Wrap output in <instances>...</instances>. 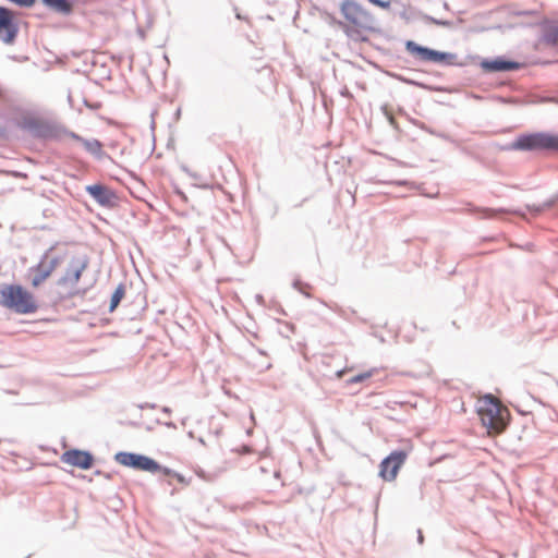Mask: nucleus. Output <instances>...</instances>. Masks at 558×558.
Returning a JSON list of instances; mask_svg holds the SVG:
<instances>
[{
  "mask_svg": "<svg viewBox=\"0 0 558 558\" xmlns=\"http://www.w3.org/2000/svg\"><path fill=\"white\" fill-rule=\"evenodd\" d=\"M402 405H403V403L393 401V402L386 403V409L395 411L397 407H402Z\"/></svg>",
  "mask_w": 558,
  "mask_h": 558,
  "instance_id": "obj_21",
  "label": "nucleus"
},
{
  "mask_svg": "<svg viewBox=\"0 0 558 558\" xmlns=\"http://www.w3.org/2000/svg\"><path fill=\"white\" fill-rule=\"evenodd\" d=\"M86 192L101 206L113 207L117 204L118 198L116 193L106 185H87Z\"/></svg>",
  "mask_w": 558,
  "mask_h": 558,
  "instance_id": "obj_12",
  "label": "nucleus"
},
{
  "mask_svg": "<svg viewBox=\"0 0 558 558\" xmlns=\"http://www.w3.org/2000/svg\"><path fill=\"white\" fill-rule=\"evenodd\" d=\"M267 75H268V78L270 80V82H272V81H274V77H272L271 72H269V71H268Z\"/></svg>",
  "mask_w": 558,
  "mask_h": 558,
  "instance_id": "obj_35",
  "label": "nucleus"
},
{
  "mask_svg": "<svg viewBox=\"0 0 558 558\" xmlns=\"http://www.w3.org/2000/svg\"><path fill=\"white\" fill-rule=\"evenodd\" d=\"M158 472L162 473V474H163V475H166V476H172V477H173V476H174V474H175V471H174V470H172V469H170V468H168V466L161 465L160 463H159V469L157 470V473H158Z\"/></svg>",
  "mask_w": 558,
  "mask_h": 558,
  "instance_id": "obj_20",
  "label": "nucleus"
},
{
  "mask_svg": "<svg viewBox=\"0 0 558 558\" xmlns=\"http://www.w3.org/2000/svg\"><path fill=\"white\" fill-rule=\"evenodd\" d=\"M138 407H140V409H146V408L155 409V408H156V404H155V403H148V402H146V403H144V404H140Z\"/></svg>",
  "mask_w": 558,
  "mask_h": 558,
  "instance_id": "obj_28",
  "label": "nucleus"
},
{
  "mask_svg": "<svg viewBox=\"0 0 558 558\" xmlns=\"http://www.w3.org/2000/svg\"><path fill=\"white\" fill-rule=\"evenodd\" d=\"M126 287L123 282L119 283L110 298L109 313H113L120 305L125 295Z\"/></svg>",
  "mask_w": 558,
  "mask_h": 558,
  "instance_id": "obj_17",
  "label": "nucleus"
},
{
  "mask_svg": "<svg viewBox=\"0 0 558 558\" xmlns=\"http://www.w3.org/2000/svg\"><path fill=\"white\" fill-rule=\"evenodd\" d=\"M255 300L256 302L259 304V305H264L265 304V299L262 294H256L255 295Z\"/></svg>",
  "mask_w": 558,
  "mask_h": 558,
  "instance_id": "obj_26",
  "label": "nucleus"
},
{
  "mask_svg": "<svg viewBox=\"0 0 558 558\" xmlns=\"http://www.w3.org/2000/svg\"><path fill=\"white\" fill-rule=\"evenodd\" d=\"M478 415L483 425L495 433L504 432L508 424L500 413L499 404L490 393L484 397L483 404L478 408Z\"/></svg>",
  "mask_w": 558,
  "mask_h": 558,
  "instance_id": "obj_4",
  "label": "nucleus"
},
{
  "mask_svg": "<svg viewBox=\"0 0 558 558\" xmlns=\"http://www.w3.org/2000/svg\"><path fill=\"white\" fill-rule=\"evenodd\" d=\"M225 248L239 265H245L254 257V246H225Z\"/></svg>",
  "mask_w": 558,
  "mask_h": 558,
  "instance_id": "obj_13",
  "label": "nucleus"
},
{
  "mask_svg": "<svg viewBox=\"0 0 558 558\" xmlns=\"http://www.w3.org/2000/svg\"><path fill=\"white\" fill-rule=\"evenodd\" d=\"M134 248H135V251H136L137 253H140L142 256H144V252H143L142 246L136 245V246H134Z\"/></svg>",
  "mask_w": 558,
  "mask_h": 558,
  "instance_id": "obj_31",
  "label": "nucleus"
},
{
  "mask_svg": "<svg viewBox=\"0 0 558 558\" xmlns=\"http://www.w3.org/2000/svg\"><path fill=\"white\" fill-rule=\"evenodd\" d=\"M60 460L65 464L78 468L81 470H89L94 465L95 457L88 450L72 448L65 450L61 454Z\"/></svg>",
  "mask_w": 558,
  "mask_h": 558,
  "instance_id": "obj_10",
  "label": "nucleus"
},
{
  "mask_svg": "<svg viewBox=\"0 0 558 558\" xmlns=\"http://www.w3.org/2000/svg\"><path fill=\"white\" fill-rule=\"evenodd\" d=\"M374 336L378 338L380 342H385V338L383 336H378L376 333H374Z\"/></svg>",
  "mask_w": 558,
  "mask_h": 558,
  "instance_id": "obj_34",
  "label": "nucleus"
},
{
  "mask_svg": "<svg viewBox=\"0 0 558 558\" xmlns=\"http://www.w3.org/2000/svg\"><path fill=\"white\" fill-rule=\"evenodd\" d=\"M292 288L300 292L307 299H312L310 290L313 288L310 283L302 281L299 277H295L292 281Z\"/></svg>",
  "mask_w": 558,
  "mask_h": 558,
  "instance_id": "obj_18",
  "label": "nucleus"
},
{
  "mask_svg": "<svg viewBox=\"0 0 558 558\" xmlns=\"http://www.w3.org/2000/svg\"><path fill=\"white\" fill-rule=\"evenodd\" d=\"M89 258L87 255H78L71 258L66 270L62 277L58 279V286H65L69 282L76 286L80 281L82 272L87 268Z\"/></svg>",
  "mask_w": 558,
  "mask_h": 558,
  "instance_id": "obj_8",
  "label": "nucleus"
},
{
  "mask_svg": "<svg viewBox=\"0 0 558 558\" xmlns=\"http://www.w3.org/2000/svg\"><path fill=\"white\" fill-rule=\"evenodd\" d=\"M56 246H50L48 251L44 253L41 259L33 267L28 269L31 276V283L34 288L39 287L54 270L58 265V257L50 256V252Z\"/></svg>",
  "mask_w": 558,
  "mask_h": 558,
  "instance_id": "obj_7",
  "label": "nucleus"
},
{
  "mask_svg": "<svg viewBox=\"0 0 558 558\" xmlns=\"http://www.w3.org/2000/svg\"><path fill=\"white\" fill-rule=\"evenodd\" d=\"M45 5L51 10L62 13L70 14L73 10L72 3L68 0H41Z\"/></svg>",
  "mask_w": 558,
  "mask_h": 558,
  "instance_id": "obj_16",
  "label": "nucleus"
},
{
  "mask_svg": "<svg viewBox=\"0 0 558 558\" xmlns=\"http://www.w3.org/2000/svg\"><path fill=\"white\" fill-rule=\"evenodd\" d=\"M173 477H175L178 480V482L181 484H184V485L189 484V482L185 480L184 475H182L181 473H178L177 471H175V474Z\"/></svg>",
  "mask_w": 558,
  "mask_h": 558,
  "instance_id": "obj_24",
  "label": "nucleus"
},
{
  "mask_svg": "<svg viewBox=\"0 0 558 558\" xmlns=\"http://www.w3.org/2000/svg\"><path fill=\"white\" fill-rule=\"evenodd\" d=\"M372 376V373L371 372H364V373H360L357 375H354L353 377H351L349 379V383L350 384H357V383H362L366 379H368L369 377Z\"/></svg>",
  "mask_w": 558,
  "mask_h": 558,
  "instance_id": "obj_19",
  "label": "nucleus"
},
{
  "mask_svg": "<svg viewBox=\"0 0 558 558\" xmlns=\"http://www.w3.org/2000/svg\"><path fill=\"white\" fill-rule=\"evenodd\" d=\"M369 2L383 8V9H387L389 8V2L387 1H381V0H369Z\"/></svg>",
  "mask_w": 558,
  "mask_h": 558,
  "instance_id": "obj_22",
  "label": "nucleus"
},
{
  "mask_svg": "<svg viewBox=\"0 0 558 558\" xmlns=\"http://www.w3.org/2000/svg\"><path fill=\"white\" fill-rule=\"evenodd\" d=\"M0 305L20 315L34 314L38 310L34 294L17 283L1 284Z\"/></svg>",
  "mask_w": 558,
  "mask_h": 558,
  "instance_id": "obj_2",
  "label": "nucleus"
},
{
  "mask_svg": "<svg viewBox=\"0 0 558 558\" xmlns=\"http://www.w3.org/2000/svg\"><path fill=\"white\" fill-rule=\"evenodd\" d=\"M417 543L421 545L424 543L423 532L420 529L417 530Z\"/></svg>",
  "mask_w": 558,
  "mask_h": 558,
  "instance_id": "obj_27",
  "label": "nucleus"
},
{
  "mask_svg": "<svg viewBox=\"0 0 558 558\" xmlns=\"http://www.w3.org/2000/svg\"><path fill=\"white\" fill-rule=\"evenodd\" d=\"M84 292H85V290L84 291H81V290L71 291L65 296H60L59 301H61V300H63L65 298H71V296H74V295L83 294Z\"/></svg>",
  "mask_w": 558,
  "mask_h": 558,
  "instance_id": "obj_23",
  "label": "nucleus"
},
{
  "mask_svg": "<svg viewBox=\"0 0 558 558\" xmlns=\"http://www.w3.org/2000/svg\"><path fill=\"white\" fill-rule=\"evenodd\" d=\"M483 68L488 71L499 72V71L514 70L518 68V64L515 62L498 59V60L483 62Z\"/></svg>",
  "mask_w": 558,
  "mask_h": 558,
  "instance_id": "obj_15",
  "label": "nucleus"
},
{
  "mask_svg": "<svg viewBox=\"0 0 558 558\" xmlns=\"http://www.w3.org/2000/svg\"><path fill=\"white\" fill-rule=\"evenodd\" d=\"M114 461L123 466L151 474L157 473L159 469L158 461L143 453L119 451L114 454Z\"/></svg>",
  "mask_w": 558,
  "mask_h": 558,
  "instance_id": "obj_5",
  "label": "nucleus"
},
{
  "mask_svg": "<svg viewBox=\"0 0 558 558\" xmlns=\"http://www.w3.org/2000/svg\"><path fill=\"white\" fill-rule=\"evenodd\" d=\"M161 411L166 414H170L171 413V409L169 407H162Z\"/></svg>",
  "mask_w": 558,
  "mask_h": 558,
  "instance_id": "obj_32",
  "label": "nucleus"
},
{
  "mask_svg": "<svg viewBox=\"0 0 558 558\" xmlns=\"http://www.w3.org/2000/svg\"><path fill=\"white\" fill-rule=\"evenodd\" d=\"M96 475H101V476H105L107 480H110L112 477V475L110 473H106V472H102L100 470H97L95 472Z\"/></svg>",
  "mask_w": 558,
  "mask_h": 558,
  "instance_id": "obj_25",
  "label": "nucleus"
},
{
  "mask_svg": "<svg viewBox=\"0 0 558 558\" xmlns=\"http://www.w3.org/2000/svg\"><path fill=\"white\" fill-rule=\"evenodd\" d=\"M344 21L341 26L349 38L366 41L367 35L376 29L375 16L354 0H344L340 5Z\"/></svg>",
  "mask_w": 558,
  "mask_h": 558,
  "instance_id": "obj_1",
  "label": "nucleus"
},
{
  "mask_svg": "<svg viewBox=\"0 0 558 558\" xmlns=\"http://www.w3.org/2000/svg\"><path fill=\"white\" fill-rule=\"evenodd\" d=\"M286 327L289 329V331L294 332L295 326L291 323H286Z\"/></svg>",
  "mask_w": 558,
  "mask_h": 558,
  "instance_id": "obj_29",
  "label": "nucleus"
},
{
  "mask_svg": "<svg viewBox=\"0 0 558 558\" xmlns=\"http://www.w3.org/2000/svg\"><path fill=\"white\" fill-rule=\"evenodd\" d=\"M405 48L411 54L415 56L417 59L425 62L439 63L452 57L449 53L439 52L436 50H432L429 48L418 46L414 41H408L405 44Z\"/></svg>",
  "mask_w": 558,
  "mask_h": 558,
  "instance_id": "obj_11",
  "label": "nucleus"
},
{
  "mask_svg": "<svg viewBox=\"0 0 558 558\" xmlns=\"http://www.w3.org/2000/svg\"><path fill=\"white\" fill-rule=\"evenodd\" d=\"M163 424H165V426H167L168 428H177V425H175L173 422H171V421H169V422H165Z\"/></svg>",
  "mask_w": 558,
  "mask_h": 558,
  "instance_id": "obj_30",
  "label": "nucleus"
},
{
  "mask_svg": "<svg viewBox=\"0 0 558 558\" xmlns=\"http://www.w3.org/2000/svg\"><path fill=\"white\" fill-rule=\"evenodd\" d=\"M511 148L515 150H556L558 151V135L533 133L519 136Z\"/></svg>",
  "mask_w": 558,
  "mask_h": 558,
  "instance_id": "obj_3",
  "label": "nucleus"
},
{
  "mask_svg": "<svg viewBox=\"0 0 558 558\" xmlns=\"http://www.w3.org/2000/svg\"><path fill=\"white\" fill-rule=\"evenodd\" d=\"M277 312H278L279 314H281V315H287L286 311H284L281 306H279V308L277 310Z\"/></svg>",
  "mask_w": 558,
  "mask_h": 558,
  "instance_id": "obj_33",
  "label": "nucleus"
},
{
  "mask_svg": "<svg viewBox=\"0 0 558 558\" xmlns=\"http://www.w3.org/2000/svg\"><path fill=\"white\" fill-rule=\"evenodd\" d=\"M408 456L409 451L405 449H397L391 451L379 463V477L386 482L395 481L400 469L405 463Z\"/></svg>",
  "mask_w": 558,
  "mask_h": 558,
  "instance_id": "obj_6",
  "label": "nucleus"
},
{
  "mask_svg": "<svg viewBox=\"0 0 558 558\" xmlns=\"http://www.w3.org/2000/svg\"><path fill=\"white\" fill-rule=\"evenodd\" d=\"M70 137L73 138L74 141L82 143L84 145V147L86 148V150L88 153H90L92 155L100 156L102 154L104 146L98 140H95V138L84 140L83 137H81L80 135H77L75 133H71Z\"/></svg>",
  "mask_w": 558,
  "mask_h": 558,
  "instance_id": "obj_14",
  "label": "nucleus"
},
{
  "mask_svg": "<svg viewBox=\"0 0 558 558\" xmlns=\"http://www.w3.org/2000/svg\"><path fill=\"white\" fill-rule=\"evenodd\" d=\"M17 33L16 14L4 7H0V39L5 44H12Z\"/></svg>",
  "mask_w": 558,
  "mask_h": 558,
  "instance_id": "obj_9",
  "label": "nucleus"
}]
</instances>
